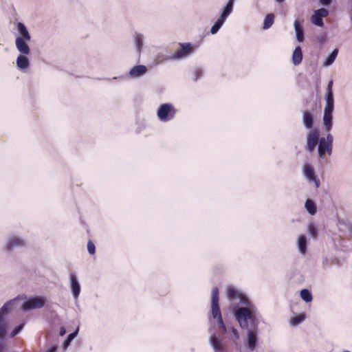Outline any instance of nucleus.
Here are the masks:
<instances>
[{
	"label": "nucleus",
	"instance_id": "nucleus-11",
	"mask_svg": "<svg viewBox=\"0 0 352 352\" xmlns=\"http://www.w3.org/2000/svg\"><path fill=\"white\" fill-rule=\"evenodd\" d=\"M305 176L309 180L314 182L316 188L320 186V181L315 175L313 168L309 165H305L303 168Z\"/></svg>",
	"mask_w": 352,
	"mask_h": 352
},
{
	"label": "nucleus",
	"instance_id": "nucleus-35",
	"mask_svg": "<svg viewBox=\"0 0 352 352\" xmlns=\"http://www.w3.org/2000/svg\"><path fill=\"white\" fill-rule=\"evenodd\" d=\"M227 296L230 299H234L237 296V291L234 287H228Z\"/></svg>",
	"mask_w": 352,
	"mask_h": 352
},
{
	"label": "nucleus",
	"instance_id": "nucleus-20",
	"mask_svg": "<svg viewBox=\"0 0 352 352\" xmlns=\"http://www.w3.org/2000/svg\"><path fill=\"white\" fill-rule=\"evenodd\" d=\"M302 60V52L301 47L297 46L292 54V61L294 65H298Z\"/></svg>",
	"mask_w": 352,
	"mask_h": 352
},
{
	"label": "nucleus",
	"instance_id": "nucleus-16",
	"mask_svg": "<svg viewBox=\"0 0 352 352\" xmlns=\"http://www.w3.org/2000/svg\"><path fill=\"white\" fill-rule=\"evenodd\" d=\"M24 241L23 239L17 238V237H12L9 239L7 245L6 250L8 251H11L15 247H21L23 246Z\"/></svg>",
	"mask_w": 352,
	"mask_h": 352
},
{
	"label": "nucleus",
	"instance_id": "nucleus-7",
	"mask_svg": "<svg viewBox=\"0 0 352 352\" xmlns=\"http://www.w3.org/2000/svg\"><path fill=\"white\" fill-rule=\"evenodd\" d=\"M182 49L175 52L173 56V58L179 59L187 56L192 52L190 43H179Z\"/></svg>",
	"mask_w": 352,
	"mask_h": 352
},
{
	"label": "nucleus",
	"instance_id": "nucleus-47",
	"mask_svg": "<svg viewBox=\"0 0 352 352\" xmlns=\"http://www.w3.org/2000/svg\"><path fill=\"white\" fill-rule=\"evenodd\" d=\"M276 2H278V3H282L285 0H275Z\"/></svg>",
	"mask_w": 352,
	"mask_h": 352
},
{
	"label": "nucleus",
	"instance_id": "nucleus-30",
	"mask_svg": "<svg viewBox=\"0 0 352 352\" xmlns=\"http://www.w3.org/2000/svg\"><path fill=\"white\" fill-rule=\"evenodd\" d=\"M300 297L306 302H309L313 299L311 293L307 289H302L300 291Z\"/></svg>",
	"mask_w": 352,
	"mask_h": 352
},
{
	"label": "nucleus",
	"instance_id": "nucleus-40",
	"mask_svg": "<svg viewBox=\"0 0 352 352\" xmlns=\"http://www.w3.org/2000/svg\"><path fill=\"white\" fill-rule=\"evenodd\" d=\"M333 80H330L327 85V92L325 96H333Z\"/></svg>",
	"mask_w": 352,
	"mask_h": 352
},
{
	"label": "nucleus",
	"instance_id": "nucleus-28",
	"mask_svg": "<svg viewBox=\"0 0 352 352\" xmlns=\"http://www.w3.org/2000/svg\"><path fill=\"white\" fill-rule=\"evenodd\" d=\"M225 20L226 19L221 16H220L217 19V21L214 23V24L212 26V28L210 29V32L212 34H214L219 31V30L221 28V27L223 24Z\"/></svg>",
	"mask_w": 352,
	"mask_h": 352
},
{
	"label": "nucleus",
	"instance_id": "nucleus-17",
	"mask_svg": "<svg viewBox=\"0 0 352 352\" xmlns=\"http://www.w3.org/2000/svg\"><path fill=\"white\" fill-rule=\"evenodd\" d=\"M294 29L296 32V40L298 42H302L304 41V30L300 23L298 20L294 21Z\"/></svg>",
	"mask_w": 352,
	"mask_h": 352
},
{
	"label": "nucleus",
	"instance_id": "nucleus-45",
	"mask_svg": "<svg viewBox=\"0 0 352 352\" xmlns=\"http://www.w3.org/2000/svg\"><path fill=\"white\" fill-rule=\"evenodd\" d=\"M66 333V329L64 327H61L60 329L59 334L60 336H63Z\"/></svg>",
	"mask_w": 352,
	"mask_h": 352
},
{
	"label": "nucleus",
	"instance_id": "nucleus-24",
	"mask_svg": "<svg viewBox=\"0 0 352 352\" xmlns=\"http://www.w3.org/2000/svg\"><path fill=\"white\" fill-rule=\"evenodd\" d=\"M332 120L333 116L331 113H323V123L326 131H329L331 130L332 127Z\"/></svg>",
	"mask_w": 352,
	"mask_h": 352
},
{
	"label": "nucleus",
	"instance_id": "nucleus-1",
	"mask_svg": "<svg viewBox=\"0 0 352 352\" xmlns=\"http://www.w3.org/2000/svg\"><path fill=\"white\" fill-rule=\"evenodd\" d=\"M234 316L242 329H252L253 324L258 326L255 318L253 316L251 311L247 307H239L235 311Z\"/></svg>",
	"mask_w": 352,
	"mask_h": 352
},
{
	"label": "nucleus",
	"instance_id": "nucleus-13",
	"mask_svg": "<svg viewBox=\"0 0 352 352\" xmlns=\"http://www.w3.org/2000/svg\"><path fill=\"white\" fill-rule=\"evenodd\" d=\"M210 343L214 352H225V346L222 341L217 336L212 335L210 336Z\"/></svg>",
	"mask_w": 352,
	"mask_h": 352
},
{
	"label": "nucleus",
	"instance_id": "nucleus-33",
	"mask_svg": "<svg viewBox=\"0 0 352 352\" xmlns=\"http://www.w3.org/2000/svg\"><path fill=\"white\" fill-rule=\"evenodd\" d=\"M135 45L138 52L140 53V50L143 45V38L141 34H137L135 35Z\"/></svg>",
	"mask_w": 352,
	"mask_h": 352
},
{
	"label": "nucleus",
	"instance_id": "nucleus-41",
	"mask_svg": "<svg viewBox=\"0 0 352 352\" xmlns=\"http://www.w3.org/2000/svg\"><path fill=\"white\" fill-rule=\"evenodd\" d=\"M202 74H203V72H202V70L201 69H199V68L196 69L195 70V77L194 78V80L195 81L197 80V79L199 77H201L202 76Z\"/></svg>",
	"mask_w": 352,
	"mask_h": 352
},
{
	"label": "nucleus",
	"instance_id": "nucleus-49",
	"mask_svg": "<svg viewBox=\"0 0 352 352\" xmlns=\"http://www.w3.org/2000/svg\"><path fill=\"white\" fill-rule=\"evenodd\" d=\"M232 1L234 2V0H232Z\"/></svg>",
	"mask_w": 352,
	"mask_h": 352
},
{
	"label": "nucleus",
	"instance_id": "nucleus-37",
	"mask_svg": "<svg viewBox=\"0 0 352 352\" xmlns=\"http://www.w3.org/2000/svg\"><path fill=\"white\" fill-rule=\"evenodd\" d=\"M217 323H218L219 327L221 328V329L222 330V333L225 334L227 332V328L223 322V318H219L217 320Z\"/></svg>",
	"mask_w": 352,
	"mask_h": 352
},
{
	"label": "nucleus",
	"instance_id": "nucleus-8",
	"mask_svg": "<svg viewBox=\"0 0 352 352\" xmlns=\"http://www.w3.org/2000/svg\"><path fill=\"white\" fill-rule=\"evenodd\" d=\"M332 144L329 143L324 142V138H321L319 140L318 144V155L322 158L324 157L325 153L327 152L329 155H331L332 153Z\"/></svg>",
	"mask_w": 352,
	"mask_h": 352
},
{
	"label": "nucleus",
	"instance_id": "nucleus-32",
	"mask_svg": "<svg viewBox=\"0 0 352 352\" xmlns=\"http://www.w3.org/2000/svg\"><path fill=\"white\" fill-rule=\"evenodd\" d=\"M311 21L318 27H322L324 25L322 18L319 17V15H317L315 12L311 17Z\"/></svg>",
	"mask_w": 352,
	"mask_h": 352
},
{
	"label": "nucleus",
	"instance_id": "nucleus-42",
	"mask_svg": "<svg viewBox=\"0 0 352 352\" xmlns=\"http://www.w3.org/2000/svg\"><path fill=\"white\" fill-rule=\"evenodd\" d=\"M333 136L330 133L327 135V138H324V142L329 143L331 144H333Z\"/></svg>",
	"mask_w": 352,
	"mask_h": 352
},
{
	"label": "nucleus",
	"instance_id": "nucleus-22",
	"mask_svg": "<svg viewBox=\"0 0 352 352\" xmlns=\"http://www.w3.org/2000/svg\"><path fill=\"white\" fill-rule=\"evenodd\" d=\"M326 105L324 112L333 113L334 109V98L333 96H325Z\"/></svg>",
	"mask_w": 352,
	"mask_h": 352
},
{
	"label": "nucleus",
	"instance_id": "nucleus-23",
	"mask_svg": "<svg viewBox=\"0 0 352 352\" xmlns=\"http://www.w3.org/2000/svg\"><path fill=\"white\" fill-rule=\"evenodd\" d=\"M305 207L307 212L311 215H314L317 212L315 202L310 199H307L305 204Z\"/></svg>",
	"mask_w": 352,
	"mask_h": 352
},
{
	"label": "nucleus",
	"instance_id": "nucleus-2",
	"mask_svg": "<svg viewBox=\"0 0 352 352\" xmlns=\"http://www.w3.org/2000/svg\"><path fill=\"white\" fill-rule=\"evenodd\" d=\"M45 300L40 296L31 297L23 302L21 308L23 311L34 309H40L45 306Z\"/></svg>",
	"mask_w": 352,
	"mask_h": 352
},
{
	"label": "nucleus",
	"instance_id": "nucleus-12",
	"mask_svg": "<svg viewBox=\"0 0 352 352\" xmlns=\"http://www.w3.org/2000/svg\"><path fill=\"white\" fill-rule=\"evenodd\" d=\"M70 286L74 298H77L80 292V286L75 274L72 273L69 276Z\"/></svg>",
	"mask_w": 352,
	"mask_h": 352
},
{
	"label": "nucleus",
	"instance_id": "nucleus-6",
	"mask_svg": "<svg viewBox=\"0 0 352 352\" xmlns=\"http://www.w3.org/2000/svg\"><path fill=\"white\" fill-rule=\"evenodd\" d=\"M319 142L318 140V133L316 130H314L311 131L307 138V150L311 153L316 148L318 142Z\"/></svg>",
	"mask_w": 352,
	"mask_h": 352
},
{
	"label": "nucleus",
	"instance_id": "nucleus-48",
	"mask_svg": "<svg viewBox=\"0 0 352 352\" xmlns=\"http://www.w3.org/2000/svg\"><path fill=\"white\" fill-rule=\"evenodd\" d=\"M343 352H349V351H343Z\"/></svg>",
	"mask_w": 352,
	"mask_h": 352
},
{
	"label": "nucleus",
	"instance_id": "nucleus-27",
	"mask_svg": "<svg viewBox=\"0 0 352 352\" xmlns=\"http://www.w3.org/2000/svg\"><path fill=\"white\" fill-rule=\"evenodd\" d=\"M234 2L232 0H229L226 6L224 7L220 16L226 19L229 14L232 12L233 8Z\"/></svg>",
	"mask_w": 352,
	"mask_h": 352
},
{
	"label": "nucleus",
	"instance_id": "nucleus-3",
	"mask_svg": "<svg viewBox=\"0 0 352 352\" xmlns=\"http://www.w3.org/2000/svg\"><path fill=\"white\" fill-rule=\"evenodd\" d=\"M175 114V109L169 103L162 104L157 110V116L162 121H168L173 119Z\"/></svg>",
	"mask_w": 352,
	"mask_h": 352
},
{
	"label": "nucleus",
	"instance_id": "nucleus-9",
	"mask_svg": "<svg viewBox=\"0 0 352 352\" xmlns=\"http://www.w3.org/2000/svg\"><path fill=\"white\" fill-rule=\"evenodd\" d=\"M26 39H24L22 37L18 36L16 38V47L19 52H21V54L28 55L30 52V47L28 46Z\"/></svg>",
	"mask_w": 352,
	"mask_h": 352
},
{
	"label": "nucleus",
	"instance_id": "nucleus-19",
	"mask_svg": "<svg viewBox=\"0 0 352 352\" xmlns=\"http://www.w3.org/2000/svg\"><path fill=\"white\" fill-rule=\"evenodd\" d=\"M302 121L304 126L307 129H311L313 127L314 117L310 112L307 111L303 112Z\"/></svg>",
	"mask_w": 352,
	"mask_h": 352
},
{
	"label": "nucleus",
	"instance_id": "nucleus-15",
	"mask_svg": "<svg viewBox=\"0 0 352 352\" xmlns=\"http://www.w3.org/2000/svg\"><path fill=\"white\" fill-rule=\"evenodd\" d=\"M147 72V68L143 65H138L131 68L129 72L130 76L133 77H140L145 74Z\"/></svg>",
	"mask_w": 352,
	"mask_h": 352
},
{
	"label": "nucleus",
	"instance_id": "nucleus-25",
	"mask_svg": "<svg viewBox=\"0 0 352 352\" xmlns=\"http://www.w3.org/2000/svg\"><path fill=\"white\" fill-rule=\"evenodd\" d=\"M298 246L301 254H304L307 250V239L305 235H300L298 239Z\"/></svg>",
	"mask_w": 352,
	"mask_h": 352
},
{
	"label": "nucleus",
	"instance_id": "nucleus-36",
	"mask_svg": "<svg viewBox=\"0 0 352 352\" xmlns=\"http://www.w3.org/2000/svg\"><path fill=\"white\" fill-rule=\"evenodd\" d=\"M315 13L317 15H319V17L323 18L326 17L329 14V11L325 8H320L315 10Z\"/></svg>",
	"mask_w": 352,
	"mask_h": 352
},
{
	"label": "nucleus",
	"instance_id": "nucleus-10",
	"mask_svg": "<svg viewBox=\"0 0 352 352\" xmlns=\"http://www.w3.org/2000/svg\"><path fill=\"white\" fill-rule=\"evenodd\" d=\"M26 299V296H19L18 297L10 300L8 302H6L1 308H0V320H5L3 318V314L8 312L9 310L12 309V305L19 300L20 299Z\"/></svg>",
	"mask_w": 352,
	"mask_h": 352
},
{
	"label": "nucleus",
	"instance_id": "nucleus-31",
	"mask_svg": "<svg viewBox=\"0 0 352 352\" xmlns=\"http://www.w3.org/2000/svg\"><path fill=\"white\" fill-rule=\"evenodd\" d=\"M78 333V328H77L74 332L69 333L65 340L63 342V346L65 349L70 344V342L76 337Z\"/></svg>",
	"mask_w": 352,
	"mask_h": 352
},
{
	"label": "nucleus",
	"instance_id": "nucleus-21",
	"mask_svg": "<svg viewBox=\"0 0 352 352\" xmlns=\"http://www.w3.org/2000/svg\"><path fill=\"white\" fill-rule=\"evenodd\" d=\"M16 27H17L18 32L21 35V37H22L24 39H26L28 41L31 40V36H30L27 28L23 23L18 22L16 24Z\"/></svg>",
	"mask_w": 352,
	"mask_h": 352
},
{
	"label": "nucleus",
	"instance_id": "nucleus-44",
	"mask_svg": "<svg viewBox=\"0 0 352 352\" xmlns=\"http://www.w3.org/2000/svg\"><path fill=\"white\" fill-rule=\"evenodd\" d=\"M320 3L323 6H328L331 4L332 0H319Z\"/></svg>",
	"mask_w": 352,
	"mask_h": 352
},
{
	"label": "nucleus",
	"instance_id": "nucleus-18",
	"mask_svg": "<svg viewBox=\"0 0 352 352\" xmlns=\"http://www.w3.org/2000/svg\"><path fill=\"white\" fill-rule=\"evenodd\" d=\"M29 59L24 55L20 54L16 58V66L19 69H25L29 67Z\"/></svg>",
	"mask_w": 352,
	"mask_h": 352
},
{
	"label": "nucleus",
	"instance_id": "nucleus-26",
	"mask_svg": "<svg viewBox=\"0 0 352 352\" xmlns=\"http://www.w3.org/2000/svg\"><path fill=\"white\" fill-rule=\"evenodd\" d=\"M338 53V49H334L327 57L326 60L323 63L324 66H329L331 65L335 60Z\"/></svg>",
	"mask_w": 352,
	"mask_h": 352
},
{
	"label": "nucleus",
	"instance_id": "nucleus-14",
	"mask_svg": "<svg viewBox=\"0 0 352 352\" xmlns=\"http://www.w3.org/2000/svg\"><path fill=\"white\" fill-rule=\"evenodd\" d=\"M6 334V320H0V352H6L7 346L3 342V339Z\"/></svg>",
	"mask_w": 352,
	"mask_h": 352
},
{
	"label": "nucleus",
	"instance_id": "nucleus-46",
	"mask_svg": "<svg viewBox=\"0 0 352 352\" xmlns=\"http://www.w3.org/2000/svg\"><path fill=\"white\" fill-rule=\"evenodd\" d=\"M302 320H303V318H294L293 319V323L298 324V323L300 322Z\"/></svg>",
	"mask_w": 352,
	"mask_h": 352
},
{
	"label": "nucleus",
	"instance_id": "nucleus-43",
	"mask_svg": "<svg viewBox=\"0 0 352 352\" xmlns=\"http://www.w3.org/2000/svg\"><path fill=\"white\" fill-rule=\"evenodd\" d=\"M231 331H232L235 339L238 340L239 338V334L238 333V331L234 327H231Z\"/></svg>",
	"mask_w": 352,
	"mask_h": 352
},
{
	"label": "nucleus",
	"instance_id": "nucleus-4",
	"mask_svg": "<svg viewBox=\"0 0 352 352\" xmlns=\"http://www.w3.org/2000/svg\"><path fill=\"white\" fill-rule=\"evenodd\" d=\"M219 289L215 287L212 291V314L214 318L217 320L222 318L219 305Z\"/></svg>",
	"mask_w": 352,
	"mask_h": 352
},
{
	"label": "nucleus",
	"instance_id": "nucleus-39",
	"mask_svg": "<svg viewBox=\"0 0 352 352\" xmlns=\"http://www.w3.org/2000/svg\"><path fill=\"white\" fill-rule=\"evenodd\" d=\"M87 250L90 254L95 253V245L91 240L87 243Z\"/></svg>",
	"mask_w": 352,
	"mask_h": 352
},
{
	"label": "nucleus",
	"instance_id": "nucleus-5",
	"mask_svg": "<svg viewBox=\"0 0 352 352\" xmlns=\"http://www.w3.org/2000/svg\"><path fill=\"white\" fill-rule=\"evenodd\" d=\"M252 329H248L247 332V347L251 351L256 349L257 342V325L253 324Z\"/></svg>",
	"mask_w": 352,
	"mask_h": 352
},
{
	"label": "nucleus",
	"instance_id": "nucleus-38",
	"mask_svg": "<svg viewBox=\"0 0 352 352\" xmlns=\"http://www.w3.org/2000/svg\"><path fill=\"white\" fill-rule=\"evenodd\" d=\"M23 327V324H20L19 325L16 326L13 329V331L11 332L10 336L11 337H14L15 336H16L21 331Z\"/></svg>",
	"mask_w": 352,
	"mask_h": 352
},
{
	"label": "nucleus",
	"instance_id": "nucleus-29",
	"mask_svg": "<svg viewBox=\"0 0 352 352\" xmlns=\"http://www.w3.org/2000/svg\"><path fill=\"white\" fill-rule=\"evenodd\" d=\"M274 15L273 14H267L264 19L263 29L267 30L270 28L274 23Z\"/></svg>",
	"mask_w": 352,
	"mask_h": 352
},
{
	"label": "nucleus",
	"instance_id": "nucleus-34",
	"mask_svg": "<svg viewBox=\"0 0 352 352\" xmlns=\"http://www.w3.org/2000/svg\"><path fill=\"white\" fill-rule=\"evenodd\" d=\"M308 232L311 237L316 239L318 230L313 223H309L308 226Z\"/></svg>",
	"mask_w": 352,
	"mask_h": 352
}]
</instances>
